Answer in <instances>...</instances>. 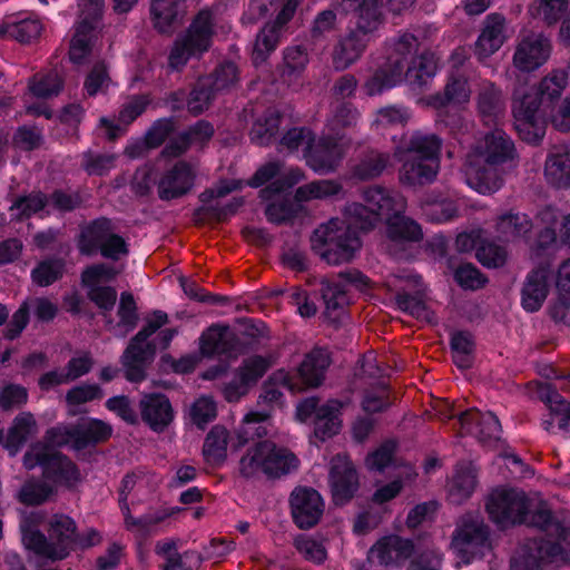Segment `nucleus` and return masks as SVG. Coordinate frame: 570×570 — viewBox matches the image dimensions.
<instances>
[{
	"mask_svg": "<svg viewBox=\"0 0 570 570\" xmlns=\"http://www.w3.org/2000/svg\"><path fill=\"white\" fill-rule=\"evenodd\" d=\"M363 199L365 205H348L345 218H333L313 233L312 248L327 264L340 265L352 261L362 245L356 229L367 230L380 219H385L391 239L421 238L420 226L403 216L406 202L401 194L373 186L364 190Z\"/></svg>",
	"mask_w": 570,
	"mask_h": 570,
	"instance_id": "nucleus-1",
	"label": "nucleus"
},
{
	"mask_svg": "<svg viewBox=\"0 0 570 570\" xmlns=\"http://www.w3.org/2000/svg\"><path fill=\"white\" fill-rule=\"evenodd\" d=\"M487 510L491 520L502 528L527 523L542 529L544 535L538 541L552 548L551 557L570 559V528L552 519L540 497L529 498L523 491L499 488L489 495Z\"/></svg>",
	"mask_w": 570,
	"mask_h": 570,
	"instance_id": "nucleus-2",
	"label": "nucleus"
},
{
	"mask_svg": "<svg viewBox=\"0 0 570 570\" xmlns=\"http://www.w3.org/2000/svg\"><path fill=\"white\" fill-rule=\"evenodd\" d=\"M357 119V110L347 104H342L334 109L333 116L327 122V137L316 140L311 130L294 128L283 137L282 145L289 151L301 153L315 173L332 171L347 150V142L342 137H332V134L341 127L352 126Z\"/></svg>",
	"mask_w": 570,
	"mask_h": 570,
	"instance_id": "nucleus-3",
	"label": "nucleus"
},
{
	"mask_svg": "<svg viewBox=\"0 0 570 570\" xmlns=\"http://www.w3.org/2000/svg\"><path fill=\"white\" fill-rule=\"evenodd\" d=\"M419 47V41L413 35H403L393 45V51L387 60L365 81L364 90L367 96L381 95L403 80L405 63L411 62L405 73L407 82L416 88L425 86L435 75L439 68V59L431 51H423L413 57Z\"/></svg>",
	"mask_w": 570,
	"mask_h": 570,
	"instance_id": "nucleus-4",
	"label": "nucleus"
},
{
	"mask_svg": "<svg viewBox=\"0 0 570 570\" xmlns=\"http://www.w3.org/2000/svg\"><path fill=\"white\" fill-rule=\"evenodd\" d=\"M517 156L514 142L501 129L487 132L466 155L464 175L466 184L480 194H492L502 186L498 166Z\"/></svg>",
	"mask_w": 570,
	"mask_h": 570,
	"instance_id": "nucleus-5",
	"label": "nucleus"
},
{
	"mask_svg": "<svg viewBox=\"0 0 570 570\" xmlns=\"http://www.w3.org/2000/svg\"><path fill=\"white\" fill-rule=\"evenodd\" d=\"M23 465L33 469L37 465L43 469V482H28L19 492V500L26 504H39L46 501L56 487H75L80 481V473L76 465L67 458L58 454L47 444H35L24 455Z\"/></svg>",
	"mask_w": 570,
	"mask_h": 570,
	"instance_id": "nucleus-6",
	"label": "nucleus"
},
{
	"mask_svg": "<svg viewBox=\"0 0 570 570\" xmlns=\"http://www.w3.org/2000/svg\"><path fill=\"white\" fill-rule=\"evenodd\" d=\"M512 110L515 129L520 138L529 144H538L542 140L547 120L559 131L570 130V106L566 99L540 108L535 97L518 91Z\"/></svg>",
	"mask_w": 570,
	"mask_h": 570,
	"instance_id": "nucleus-7",
	"label": "nucleus"
},
{
	"mask_svg": "<svg viewBox=\"0 0 570 570\" xmlns=\"http://www.w3.org/2000/svg\"><path fill=\"white\" fill-rule=\"evenodd\" d=\"M75 531L76 525L72 519L67 515H56L50 522V539L52 542L49 543L39 531L24 524L21 525L24 547L36 554L51 560L63 559L73 548L94 547L101 540L100 534L94 529L80 535H76Z\"/></svg>",
	"mask_w": 570,
	"mask_h": 570,
	"instance_id": "nucleus-8",
	"label": "nucleus"
},
{
	"mask_svg": "<svg viewBox=\"0 0 570 570\" xmlns=\"http://www.w3.org/2000/svg\"><path fill=\"white\" fill-rule=\"evenodd\" d=\"M344 1L355 11L356 28L334 50L333 63L336 69H345L360 58L381 23L382 0Z\"/></svg>",
	"mask_w": 570,
	"mask_h": 570,
	"instance_id": "nucleus-9",
	"label": "nucleus"
},
{
	"mask_svg": "<svg viewBox=\"0 0 570 570\" xmlns=\"http://www.w3.org/2000/svg\"><path fill=\"white\" fill-rule=\"evenodd\" d=\"M441 140L433 134L415 132L404 153H400L403 165L400 180L406 185H423L432 181L440 167Z\"/></svg>",
	"mask_w": 570,
	"mask_h": 570,
	"instance_id": "nucleus-10",
	"label": "nucleus"
},
{
	"mask_svg": "<svg viewBox=\"0 0 570 570\" xmlns=\"http://www.w3.org/2000/svg\"><path fill=\"white\" fill-rule=\"evenodd\" d=\"M268 419L269 412L250 411L245 415L242 424L233 436H229L225 428L220 425L214 426L204 442L203 454L205 460L210 464H219L224 462L227 456L228 445L237 450L255 436L261 438L266 435L269 425Z\"/></svg>",
	"mask_w": 570,
	"mask_h": 570,
	"instance_id": "nucleus-11",
	"label": "nucleus"
},
{
	"mask_svg": "<svg viewBox=\"0 0 570 570\" xmlns=\"http://www.w3.org/2000/svg\"><path fill=\"white\" fill-rule=\"evenodd\" d=\"M281 3L282 9L276 20L273 23H267L256 37L253 49V61L255 65L264 62L268 55L275 50L282 35V28L294 16L298 0H250L248 9L243 17L245 21L254 22L265 17L271 9L276 8Z\"/></svg>",
	"mask_w": 570,
	"mask_h": 570,
	"instance_id": "nucleus-12",
	"label": "nucleus"
},
{
	"mask_svg": "<svg viewBox=\"0 0 570 570\" xmlns=\"http://www.w3.org/2000/svg\"><path fill=\"white\" fill-rule=\"evenodd\" d=\"M167 323V314L157 311L148 318L146 326L131 340L122 355V366L126 376L131 382H138L145 376V363L153 357L157 347H166L175 335L171 330L161 331L153 345L147 342L148 337L155 334Z\"/></svg>",
	"mask_w": 570,
	"mask_h": 570,
	"instance_id": "nucleus-13",
	"label": "nucleus"
},
{
	"mask_svg": "<svg viewBox=\"0 0 570 570\" xmlns=\"http://www.w3.org/2000/svg\"><path fill=\"white\" fill-rule=\"evenodd\" d=\"M298 465L296 456L273 442L264 441L249 448L240 459L239 471L246 476H256L264 473L275 478L295 470Z\"/></svg>",
	"mask_w": 570,
	"mask_h": 570,
	"instance_id": "nucleus-14",
	"label": "nucleus"
},
{
	"mask_svg": "<svg viewBox=\"0 0 570 570\" xmlns=\"http://www.w3.org/2000/svg\"><path fill=\"white\" fill-rule=\"evenodd\" d=\"M217 21L209 10H202L193 20L184 36L178 38L169 55L171 69H179L189 59L199 57L212 46L216 32Z\"/></svg>",
	"mask_w": 570,
	"mask_h": 570,
	"instance_id": "nucleus-15",
	"label": "nucleus"
},
{
	"mask_svg": "<svg viewBox=\"0 0 570 570\" xmlns=\"http://www.w3.org/2000/svg\"><path fill=\"white\" fill-rule=\"evenodd\" d=\"M112 429L97 419H81L77 425H58L47 432L49 448L69 445L81 450L88 445L107 440Z\"/></svg>",
	"mask_w": 570,
	"mask_h": 570,
	"instance_id": "nucleus-16",
	"label": "nucleus"
},
{
	"mask_svg": "<svg viewBox=\"0 0 570 570\" xmlns=\"http://www.w3.org/2000/svg\"><path fill=\"white\" fill-rule=\"evenodd\" d=\"M490 547L489 530L481 515L469 513L463 515L453 533L451 548L464 563L483 554Z\"/></svg>",
	"mask_w": 570,
	"mask_h": 570,
	"instance_id": "nucleus-17",
	"label": "nucleus"
},
{
	"mask_svg": "<svg viewBox=\"0 0 570 570\" xmlns=\"http://www.w3.org/2000/svg\"><path fill=\"white\" fill-rule=\"evenodd\" d=\"M328 365L327 351L315 348L305 356L295 376L285 371H277L273 374L271 381L273 385L282 386L293 393L301 392L307 387L318 386L324 380Z\"/></svg>",
	"mask_w": 570,
	"mask_h": 570,
	"instance_id": "nucleus-18",
	"label": "nucleus"
},
{
	"mask_svg": "<svg viewBox=\"0 0 570 570\" xmlns=\"http://www.w3.org/2000/svg\"><path fill=\"white\" fill-rule=\"evenodd\" d=\"M344 404L338 400H330L318 405L315 397H307L296 406V419L306 422L314 416V434L324 441L336 435L342 428V409Z\"/></svg>",
	"mask_w": 570,
	"mask_h": 570,
	"instance_id": "nucleus-19",
	"label": "nucleus"
},
{
	"mask_svg": "<svg viewBox=\"0 0 570 570\" xmlns=\"http://www.w3.org/2000/svg\"><path fill=\"white\" fill-rule=\"evenodd\" d=\"M79 249L87 255L99 250L104 257L110 259H119L127 254L125 240L114 233L111 222L106 218L97 219L83 228Z\"/></svg>",
	"mask_w": 570,
	"mask_h": 570,
	"instance_id": "nucleus-20",
	"label": "nucleus"
},
{
	"mask_svg": "<svg viewBox=\"0 0 570 570\" xmlns=\"http://www.w3.org/2000/svg\"><path fill=\"white\" fill-rule=\"evenodd\" d=\"M78 6L80 9V21L75 27L69 49V57L73 63H81L90 52L105 1L79 0Z\"/></svg>",
	"mask_w": 570,
	"mask_h": 570,
	"instance_id": "nucleus-21",
	"label": "nucleus"
},
{
	"mask_svg": "<svg viewBox=\"0 0 570 570\" xmlns=\"http://www.w3.org/2000/svg\"><path fill=\"white\" fill-rule=\"evenodd\" d=\"M303 173L296 168H286L279 163H269L262 166L248 181L252 187H259L267 181L271 184L261 191L262 198L272 200L285 190L301 181Z\"/></svg>",
	"mask_w": 570,
	"mask_h": 570,
	"instance_id": "nucleus-22",
	"label": "nucleus"
},
{
	"mask_svg": "<svg viewBox=\"0 0 570 570\" xmlns=\"http://www.w3.org/2000/svg\"><path fill=\"white\" fill-rule=\"evenodd\" d=\"M552 46L542 33H530L522 37L515 45L512 63L521 72H533L547 63Z\"/></svg>",
	"mask_w": 570,
	"mask_h": 570,
	"instance_id": "nucleus-23",
	"label": "nucleus"
},
{
	"mask_svg": "<svg viewBox=\"0 0 570 570\" xmlns=\"http://www.w3.org/2000/svg\"><path fill=\"white\" fill-rule=\"evenodd\" d=\"M328 482L336 504H343L354 495L358 487V478L346 455L338 454L332 460Z\"/></svg>",
	"mask_w": 570,
	"mask_h": 570,
	"instance_id": "nucleus-24",
	"label": "nucleus"
},
{
	"mask_svg": "<svg viewBox=\"0 0 570 570\" xmlns=\"http://www.w3.org/2000/svg\"><path fill=\"white\" fill-rule=\"evenodd\" d=\"M292 515L301 529L314 527L324 512L321 494L311 488H297L291 495Z\"/></svg>",
	"mask_w": 570,
	"mask_h": 570,
	"instance_id": "nucleus-25",
	"label": "nucleus"
},
{
	"mask_svg": "<svg viewBox=\"0 0 570 570\" xmlns=\"http://www.w3.org/2000/svg\"><path fill=\"white\" fill-rule=\"evenodd\" d=\"M271 366V361L263 356H252L244 361L242 367L223 393L228 402H236L244 396L249 387L261 379Z\"/></svg>",
	"mask_w": 570,
	"mask_h": 570,
	"instance_id": "nucleus-26",
	"label": "nucleus"
},
{
	"mask_svg": "<svg viewBox=\"0 0 570 570\" xmlns=\"http://www.w3.org/2000/svg\"><path fill=\"white\" fill-rule=\"evenodd\" d=\"M118 271L105 264L88 267L82 273V283L89 288L90 298L104 309H110L115 305L117 293L112 287H100L105 282L111 281Z\"/></svg>",
	"mask_w": 570,
	"mask_h": 570,
	"instance_id": "nucleus-27",
	"label": "nucleus"
},
{
	"mask_svg": "<svg viewBox=\"0 0 570 570\" xmlns=\"http://www.w3.org/2000/svg\"><path fill=\"white\" fill-rule=\"evenodd\" d=\"M510 32L504 17L498 13L489 14L474 46V52L480 60L497 52L509 39Z\"/></svg>",
	"mask_w": 570,
	"mask_h": 570,
	"instance_id": "nucleus-28",
	"label": "nucleus"
},
{
	"mask_svg": "<svg viewBox=\"0 0 570 570\" xmlns=\"http://www.w3.org/2000/svg\"><path fill=\"white\" fill-rule=\"evenodd\" d=\"M552 273L549 266L542 265L530 272L521 289V306L528 313L538 312L550 289Z\"/></svg>",
	"mask_w": 570,
	"mask_h": 570,
	"instance_id": "nucleus-29",
	"label": "nucleus"
},
{
	"mask_svg": "<svg viewBox=\"0 0 570 570\" xmlns=\"http://www.w3.org/2000/svg\"><path fill=\"white\" fill-rule=\"evenodd\" d=\"M196 169L191 164L178 161L168 168L158 181L161 199H173L185 195L194 185Z\"/></svg>",
	"mask_w": 570,
	"mask_h": 570,
	"instance_id": "nucleus-30",
	"label": "nucleus"
},
{
	"mask_svg": "<svg viewBox=\"0 0 570 570\" xmlns=\"http://www.w3.org/2000/svg\"><path fill=\"white\" fill-rule=\"evenodd\" d=\"M481 233L476 230L461 233L455 239L456 249L460 252H469L476 248V257L479 262L487 267L502 266L508 256L505 246L495 243L479 244Z\"/></svg>",
	"mask_w": 570,
	"mask_h": 570,
	"instance_id": "nucleus-31",
	"label": "nucleus"
},
{
	"mask_svg": "<svg viewBox=\"0 0 570 570\" xmlns=\"http://www.w3.org/2000/svg\"><path fill=\"white\" fill-rule=\"evenodd\" d=\"M200 352L206 356L225 355L227 358H233L238 355L239 347L234 332L228 326L216 325L203 333Z\"/></svg>",
	"mask_w": 570,
	"mask_h": 570,
	"instance_id": "nucleus-32",
	"label": "nucleus"
},
{
	"mask_svg": "<svg viewBox=\"0 0 570 570\" xmlns=\"http://www.w3.org/2000/svg\"><path fill=\"white\" fill-rule=\"evenodd\" d=\"M552 548L547 547L538 540H532L523 544L515 552L511 570H540L542 566L548 563H559L569 559L551 557Z\"/></svg>",
	"mask_w": 570,
	"mask_h": 570,
	"instance_id": "nucleus-33",
	"label": "nucleus"
},
{
	"mask_svg": "<svg viewBox=\"0 0 570 570\" xmlns=\"http://www.w3.org/2000/svg\"><path fill=\"white\" fill-rule=\"evenodd\" d=\"M142 420L154 430L163 431L174 419L169 400L160 393H146L139 401Z\"/></svg>",
	"mask_w": 570,
	"mask_h": 570,
	"instance_id": "nucleus-34",
	"label": "nucleus"
},
{
	"mask_svg": "<svg viewBox=\"0 0 570 570\" xmlns=\"http://www.w3.org/2000/svg\"><path fill=\"white\" fill-rule=\"evenodd\" d=\"M342 282H323L322 295L327 309H335L348 303L347 287L354 286L360 291L370 287V279L360 272H348L342 275Z\"/></svg>",
	"mask_w": 570,
	"mask_h": 570,
	"instance_id": "nucleus-35",
	"label": "nucleus"
},
{
	"mask_svg": "<svg viewBox=\"0 0 570 570\" xmlns=\"http://www.w3.org/2000/svg\"><path fill=\"white\" fill-rule=\"evenodd\" d=\"M403 292L396 295V304L400 309L407 312L417 320L431 322L433 316L424 304L422 296L424 286L419 276H411L405 281Z\"/></svg>",
	"mask_w": 570,
	"mask_h": 570,
	"instance_id": "nucleus-36",
	"label": "nucleus"
},
{
	"mask_svg": "<svg viewBox=\"0 0 570 570\" xmlns=\"http://www.w3.org/2000/svg\"><path fill=\"white\" fill-rule=\"evenodd\" d=\"M459 422L466 433L473 434L482 442L499 439L500 423L491 412L469 410L459 415Z\"/></svg>",
	"mask_w": 570,
	"mask_h": 570,
	"instance_id": "nucleus-37",
	"label": "nucleus"
},
{
	"mask_svg": "<svg viewBox=\"0 0 570 570\" xmlns=\"http://www.w3.org/2000/svg\"><path fill=\"white\" fill-rule=\"evenodd\" d=\"M532 223L525 214L509 212L501 215L497 222V237L500 242L519 244L527 240Z\"/></svg>",
	"mask_w": 570,
	"mask_h": 570,
	"instance_id": "nucleus-38",
	"label": "nucleus"
},
{
	"mask_svg": "<svg viewBox=\"0 0 570 570\" xmlns=\"http://www.w3.org/2000/svg\"><path fill=\"white\" fill-rule=\"evenodd\" d=\"M547 181L558 188L570 185V147H554L548 155L544 165Z\"/></svg>",
	"mask_w": 570,
	"mask_h": 570,
	"instance_id": "nucleus-39",
	"label": "nucleus"
},
{
	"mask_svg": "<svg viewBox=\"0 0 570 570\" xmlns=\"http://www.w3.org/2000/svg\"><path fill=\"white\" fill-rule=\"evenodd\" d=\"M471 90L464 75L453 72L450 75L443 95L432 96L428 104L436 109L449 108L469 101Z\"/></svg>",
	"mask_w": 570,
	"mask_h": 570,
	"instance_id": "nucleus-40",
	"label": "nucleus"
},
{
	"mask_svg": "<svg viewBox=\"0 0 570 570\" xmlns=\"http://www.w3.org/2000/svg\"><path fill=\"white\" fill-rule=\"evenodd\" d=\"M412 543L397 535H387L379 540L370 551V558L380 563L390 564L407 558L412 552Z\"/></svg>",
	"mask_w": 570,
	"mask_h": 570,
	"instance_id": "nucleus-41",
	"label": "nucleus"
},
{
	"mask_svg": "<svg viewBox=\"0 0 570 570\" xmlns=\"http://www.w3.org/2000/svg\"><path fill=\"white\" fill-rule=\"evenodd\" d=\"M38 432L37 422L31 413L23 412L19 414L7 434L1 438L3 446L10 455H14L26 443V441Z\"/></svg>",
	"mask_w": 570,
	"mask_h": 570,
	"instance_id": "nucleus-42",
	"label": "nucleus"
},
{
	"mask_svg": "<svg viewBox=\"0 0 570 570\" xmlns=\"http://www.w3.org/2000/svg\"><path fill=\"white\" fill-rule=\"evenodd\" d=\"M147 105V100L144 97L131 98L120 110L118 121L102 117L99 122V129L102 134L114 139L121 135L125 130V126L134 121L139 115L142 114Z\"/></svg>",
	"mask_w": 570,
	"mask_h": 570,
	"instance_id": "nucleus-43",
	"label": "nucleus"
},
{
	"mask_svg": "<svg viewBox=\"0 0 570 570\" xmlns=\"http://www.w3.org/2000/svg\"><path fill=\"white\" fill-rule=\"evenodd\" d=\"M568 85V75L564 70H552L549 75H547L539 83L538 94L540 98L537 96L530 95V97H535L538 99V105L540 108L547 106L548 104L556 102L563 90ZM520 91L521 94L529 96L523 89L515 90L514 95Z\"/></svg>",
	"mask_w": 570,
	"mask_h": 570,
	"instance_id": "nucleus-44",
	"label": "nucleus"
},
{
	"mask_svg": "<svg viewBox=\"0 0 570 570\" xmlns=\"http://www.w3.org/2000/svg\"><path fill=\"white\" fill-rule=\"evenodd\" d=\"M475 468L471 463L458 466L449 483V497L451 501L461 503L469 498L475 489Z\"/></svg>",
	"mask_w": 570,
	"mask_h": 570,
	"instance_id": "nucleus-45",
	"label": "nucleus"
},
{
	"mask_svg": "<svg viewBox=\"0 0 570 570\" xmlns=\"http://www.w3.org/2000/svg\"><path fill=\"white\" fill-rule=\"evenodd\" d=\"M213 134L214 129L210 124L199 121L189 131L181 134L175 141L170 142L164 153L168 156H177L190 145H203L210 139Z\"/></svg>",
	"mask_w": 570,
	"mask_h": 570,
	"instance_id": "nucleus-46",
	"label": "nucleus"
},
{
	"mask_svg": "<svg viewBox=\"0 0 570 570\" xmlns=\"http://www.w3.org/2000/svg\"><path fill=\"white\" fill-rule=\"evenodd\" d=\"M539 396L547 403L551 412L559 417V428L570 434V404L566 403L559 392L550 384L540 386Z\"/></svg>",
	"mask_w": 570,
	"mask_h": 570,
	"instance_id": "nucleus-47",
	"label": "nucleus"
},
{
	"mask_svg": "<svg viewBox=\"0 0 570 570\" xmlns=\"http://www.w3.org/2000/svg\"><path fill=\"white\" fill-rule=\"evenodd\" d=\"M478 106L485 124L497 121L502 115L501 94L492 82H485L483 85Z\"/></svg>",
	"mask_w": 570,
	"mask_h": 570,
	"instance_id": "nucleus-48",
	"label": "nucleus"
},
{
	"mask_svg": "<svg viewBox=\"0 0 570 570\" xmlns=\"http://www.w3.org/2000/svg\"><path fill=\"white\" fill-rule=\"evenodd\" d=\"M42 23L39 19L28 17L21 20L7 21L0 27V32L20 42H29L39 37Z\"/></svg>",
	"mask_w": 570,
	"mask_h": 570,
	"instance_id": "nucleus-49",
	"label": "nucleus"
},
{
	"mask_svg": "<svg viewBox=\"0 0 570 570\" xmlns=\"http://www.w3.org/2000/svg\"><path fill=\"white\" fill-rule=\"evenodd\" d=\"M342 186L328 179L317 180L296 189L295 200L296 203L309 202L314 199H325L340 194Z\"/></svg>",
	"mask_w": 570,
	"mask_h": 570,
	"instance_id": "nucleus-50",
	"label": "nucleus"
},
{
	"mask_svg": "<svg viewBox=\"0 0 570 570\" xmlns=\"http://www.w3.org/2000/svg\"><path fill=\"white\" fill-rule=\"evenodd\" d=\"M278 127V112L275 110H268L255 119L249 132L250 139L257 145H266L277 134Z\"/></svg>",
	"mask_w": 570,
	"mask_h": 570,
	"instance_id": "nucleus-51",
	"label": "nucleus"
},
{
	"mask_svg": "<svg viewBox=\"0 0 570 570\" xmlns=\"http://www.w3.org/2000/svg\"><path fill=\"white\" fill-rule=\"evenodd\" d=\"M180 0H153L150 13L154 26L160 32L168 31L178 18Z\"/></svg>",
	"mask_w": 570,
	"mask_h": 570,
	"instance_id": "nucleus-52",
	"label": "nucleus"
},
{
	"mask_svg": "<svg viewBox=\"0 0 570 570\" xmlns=\"http://www.w3.org/2000/svg\"><path fill=\"white\" fill-rule=\"evenodd\" d=\"M61 88L62 79L58 70L36 75L29 83L30 92L37 98H50L56 96Z\"/></svg>",
	"mask_w": 570,
	"mask_h": 570,
	"instance_id": "nucleus-53",
	"label": "nucleus"
},
{
	"mask_svg": "<svg viewBox=\"0 0 570 570\" xmlns=\"http://www.w3.org/2000/svg\"><path fill=\"white\" fill-rule=\"evenodd\" d=\"M137 483V476L135 474L126 475L121 482V489H120V508L125 514V522L129 530L137 531V532H145L149 530V527L154 523H156L159 519L156 521H151L148 518L144 519H132L128 514V504H127V495L128 493L135 488Z\"/></svg>",
	"mask_w": 570,
	"mask_h": 570,
	"instance_id": "nucleus-54",
	"label": "nucleus"
},
{
	"mask_svg": "<svg viewBox=\"0 0 570 570\" xmlns=\"http://www.w3.org/2000/svg\"><path fill=\"white\" fill-rule=\"evenodd\" d=\"M188 416L196 426L205 429L217 416L215 400L208 395L197 397L188 409Z\"/></svg>",
	"mask_w": 570,
	"mask_h": 570,
	"instance_id": "nucleus-55",
	"label": "nucleus"
},
{
	"mask_svg": "<svg viewBox=\"0 0 570 570\" xmlns=\"http://www.w3.org/2000/svg\"><path fill=\"white\" fill-rule=\"evenodd\" d=\"M568 8V0H535L530 9V14L547 24H554Z\"/></svg>",
	"mask_w": 570,
	"mask_h": 570,
	"instance_id": "nucleus-56",
	"label": "nucleus"
},
{
	"mask_svg": "<svg viewBox=\"0 0 570 570\" xmlns=\"http://www.w3.org/2000/svg\"><path fill=\"white\" fill-rule=\"evenodd\" d=\"M115 86L105 63L95 65L87 75L83 89L88 96L106 95Z\"/></svg>",
	"mask_w": 570,
	"mask_h": 570,
	"instance_id": "nucleus-57",
	"label": "nucleus"
},
{
	"mask_svg": "<svg viewBox=\"0 0 570 570\" xmlns=\"http://www.w3.org/2000/svg\"><path fill=\"white\" fill-rule=\"evenodd\" d=\"M118 323L112 326V331L117 336H125L136 325L137 312L134 297L129 293H122L118 308Z\"/></svg>",
	"mask_w": 570,
	"mask_h": 570,
	"instance_id": "nucleus-58",
	"label": "nucleus"
},
{
	"mask_svg": "<svg viewBox=\"0 0 570 570\" xmlns=\"http://www.w3.org/2000/svg\"><path fill=\"white\" fill-rule=\"evenodd\" d=\"M389 165V157L381 153H371L354 168V176L358 179H372L380 176Z\"/></svg>",
	"mask_w": 570,
	"mask_h": 570,
	"instance_id": "nucleus-59",
	"label": "nucleus"
},
{
	"mask_svg": "<svg viewBox=\"0 0 570 570\" xmlns=\"http://www.w3.org/2000/svg\"><path fill=\"white\" fill-rule=\"evenodd\" d=\"M411 114L403 107H384L380 109L373 120L376 130H384L397 126H404L410 119Z\"/></svg>",
	"mask_w": 570,
	"mask_h": 570,
	"instance_id": "nucleus-60",
	"label": "nucleus"
},
{
	"mask_svg": "<svg viewBox=\"0 0 570 570\" xmlns=\"http://www.w3.org/2000/svg\"><path fill=\"white\" fill-rule=\"evenodd\" d=\"M50 207L49 199H45L41 194L30 195L28 197L20 198L11 206L12 216L17 218L29 217L40 210L46 209L49 213Z\"/></svg>",
	"mask_w": 570,
	"mask_h": 570,
	"instance_id": "nucleus-61",
	"label": "nucleus"
},
{
	"mask_svg": "<svg viewBox=\"0 0 570 570\" xmlns=\"http://www.w3.org/2000/svg\"><path fill=\"white\" fill-rule=\"evenodd\" d=\"M62 271L60 261H45L32 271V281L39 286H48L62 275Z\"/></svg>",
	"mask_w": 570,
	"mask_h": 570,
	"instance_id": "nucleus-62",
	"label": "nucleus"
},
{
	"mask_svg": "<svg viewBox=\"0 0 570 570\" xmlns=\"http://www.w3.org/2000/svg\"><path fill=\"white\" fill-rule=\"evenodd\" d=\"M238 79L237 67L233 62L222 63L207 81L215 91H224L232 87Z\"/></svg>",
	"mask_w": 570,
	"mask_h": 570,
	"instance_id": "nucleus-63",
	"label": "nucleus"
},
{
	"mask_svg": "<svg viewBox=\"0 0 570 570\" xmlns=\"http://www.w3.org/2000/svg\"><path fill=\"white\" fill-rule=\"evenodd\" d=\"M295 547L305 559L315 563H321L326 559V550L323 544L308 535L297 537Z\"/></svg>",
	"mask_w": 570,
	"mask_h": 570,
	"instance_id": "nucleus-64",
	"label": "nucleus"
}]
</instances>
